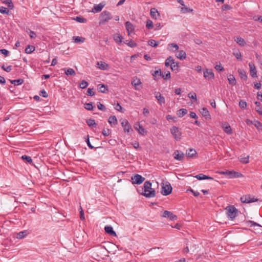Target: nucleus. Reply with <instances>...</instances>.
<instances>
[{
    "label": "nucleus",
    "mask_w": 262,
    "mask_h": 262,
    "mask_svg": "<svg viewBox=\"0 0 262 262\" xmlns=\"http://www.w3.org/2000/svg\"><path fill=\"white\" fill-rule=\"evenodd\" d=\"M144 193L142 194L146 198H152L156 196V191L151 188V183L147 181L144 184Z\"/></svg>",
    "instance_id": "nucleus-1"
},
{
    "label": "nucleus",
    "mask_w": 262,
    "mask_h": 262,
    "mask_svg": "<svg viewBox=\"0 0 262 262\" xmlns=\"http://www.w3.org/2000/svg\"><path fill=\"white\" fill-rule=\"evenodd\" d=\"M227 216L231 220L234 219L237 215L238 210L234 206L229 205L226 208Z\"/></svg>",
    "instance_id": "nucleus-2"
},
{
    "label": "nucleus",
    "mask_w": 262,
    "mask_h": 262,
    "mask_svg": "<svg viewBox=\"0 0 262 262\" xmlns=\"http://www.w3.org/2000/svg\"><path fill=\"white\" fill-rule=\"evenodd\" d=\"M112 16L110 12L107 11H103L100 15L99 16V24L103 25L106 22L108 21L109 20H111L112 18Z\"/></svg>",
    "instance_id": "nucleus-3"
},
{
    "label": "nucleus",
    "mask_w": 262,
    "mask_h": 262,
    "mask_svg": "<svg viewBox=\"0 0 262 262\" xmlns=\"http://www.w3.org/2000/svg\"><path fill=\"white\" fill-rule=\"evenodd\" d=\"M170 133L176 140L179 141L181 140L182 133L178 127H172L170 128Z\"/></svg>",
    "instance_id": "nucleus-4"
},
{
    "label": "nucleus",
    "mask_w": 262,
    "mask_h": 262,
    "mask_svg": "<svg viewBox=\"0 0 262 262\" xmlns=\"http://www.w3.org/2000/svg\"><path fill=\"white\" fill-rule=\"evenodd\" d=\"M168 184H166L162 186L161 193L163 195H167L170 194L172 192V187L171 185L167 182Z\"/></svg>",
    "instance_id": "nucleus-5"
},
{
    "label": "nucleus",
    "mask_w": 262,
    "mask_h": 262,
    "mask_svg": "<svg viewBox=\"0 0 262 262\" xmlns=\"http://www.w3.org/2000/svg\"><path fill=\"white\" fill-rule=\"evenodd\" d=\"M243 203H250L257 202L258 200L254 197L251 198L250 195H245L242 196L240 199Z\"/></svg>",
    "instance_id": "nucleus-6"
},
{
    "label": "nucleus",
    "mask_w": 262,
    "mask_h": 262,
    "mask_svg": "<svg viewBox=\"0 0 262 262\" xmlns=\"http://www.w3.org/2000/svg\"><path fill=\"white\" fill-rule=\"evenodd\" d=\"M133 183L136 184H141L145 180V178L138 174H135L132 177Z\"/></svg>",
    "instance_id": "nucleus-7"
},
{
    "label": "nucleus",
    "mask_w": 262,
    "mask_h": 262,
    "mask_svg": "<svg viewBox=\"0 0 262 262\" xmlns=\"http://www.w3.org/2000/svg\"><path fill=\"white\" fill-rule=\"evenodd\" d=\"M162 216L164 217L168 218L171 221H176L178 219L177 216L172 212L167 210H165L163 212Z\"/></svg>",
    "instance_id": "nucleus-8"
},
{
    "label": "nucleus",
    "mask_w": 262,
    "mask_h": 262,
    "mask_svg": "<svg viewBox=\"0 0 262 262\" xmlns=\"http://www.w3.org/2000/svg\"><path fill=\"white\" fill-rule=\"evenodd\" d=\"M204 77L207 80H211L214 79V75L212 70L206 69L204 71Z\"/></svg>",
    "instance_id": "nucleus-9"
},
{
    "label": "nucleus",
    "mask_w": 262,
    "mask_h": 262,
    "mask_svg": "<svg viewBox=\"0 0 262 262\" xmlns=\"http://www.w3.org/2000/svg\"><path fill=\"white\" fill-rule=\"evenodd\" d=\"M121 125L123 127L124 132L129 133L130 131H133L132 127L127 120H123L121 122Z\"/></svg>",
    "instance_id": "nucleus-10"
},
{
    "label": "nucleus",
    "mask_w": 262,
    "mask_h": 262,
    "mask_svg": "<svg viewBox=\"0 0 262 262\" xmlns=\"http://www.w3.org/2000/svg\"><path fill=\"white\" fill-rule=\"evenodd\" d=\"M173 157L174 158L178 161H183L184 158V154L183 152L179 150H176L173 152Z\"/></svg>",
    "instance_id": "nucleus-11"
},
{
    "label": "nucleus",
    "mask_w": 262,
    "mask_h": 262,
    "mask_svg": "<svg viewBox=\"0 0 262 262\" xmlns=\"http://www.w3.org/2000/svg\"><path fill=\"white\" fill-rule=\"evenodd\" d=\"M131 83L136 90H140V89L139 86L142 84V82L139 78H138L137 77L134 78L133 80L132 81Z\"/></svg>",
    "instance_id": "nucleus-12"
},
{
    "label": "nucleus",
    "mask_w": 262,
    "mask_h": 262,
    "mask_svg": "<svg viewBox=\"0 0 262 262\" xmlns=\"http://www.w3.org/2000/svg\"><path fill=\"white\" fill-rule=\"evenodd\" d=\"M249 66L250 68V75L252 77H257V71L255 66L254 64L250 62L249 63Z\"/></svg>",
    "instance_id": "nucleus-13"
},
{
    "label": "nucleus",
    "mask_w": 262,
    "mask_h": 262,
    "mask_svg": "<svg viewBox=\"0 0 262 262\" xmlns=\"http://www.w3.org/2000/svg\"><path fill=\"white\" fill-rule=\"evenodd\" d=\"M105 4L101 3L98 5H95L92 12L95 13L100 12L105 6Z\"/></svg>",
    "instance_id": "nucleus-14"
},
{
    "label": "nucleus",
    "mask_w": 262,
    "mask_h": 262,
    "mask_svg": "<svg viewBox=\"0 0 262 262\" xmlns=\"http://www.w3.org/2000/svg\"><path fill=\"white\" fill-rule=\"evenodd\" d=\"M155 94H156L155 97L157 99V100H158L159 104H160V105L165 104V98L163 96H162L161 93L160 92H156Z\"/></svg>",
    "instance_id": "nucleus-15"
},
{
    "label": "nucleus",
    "mask_w": 262,
    "mask_h": 262,
    "mask_svg": "<svg viewBox=\"0 0 262 262\" xmlns=\"http://www.w3.org/2000/svg\"><path fill=\"white\" fill-rule=\"evenodd\" d=\"M125 26L126 27V29L128 33V35H130L131 33H132L134 30V26L129 21H126L125 23Z\"/></svg>",
    "instance_id": "nucleus-16"
},
{
    "label": "nucleus",
    "mask_w": 262,
    "mask_h": 262,
    "mask_svg": "<svg viewBox=\"0 0 262 262\" xmlns=\"http://www.w3.org/2000/svg\"><path fill=\"white\" fill-rule=\"evenodd\" d=\"M97 67L102 70H106L108 69L109 66L108 64L103 61H98L97 62Z\"/></svg>",
    "instance_id": "nucleus-17"
},
{
    "label": "nucleus",
    "mask_w": 262,
    "mask_h": 262,
    "mask_svg": "<svg viewBox=\"0 0 262 262\" xmlns=\"http://www.w3.org/2000/svg\"><path fill=\"white\" fill-rule=\"evenodd\" d=\"M105 231L106 233L110 234L111 236H116V233L114 231L113 228L112 226H107L104 228Z\"/></svg>",
    "instance_id": "nucleus-18"
},
{
    "label": "nucleus",
    "mask_w": 262,
    "mask_h": 262,
    "mask_svg": "<svg viewBox=\"0 0 262 262\" xmlns=\"http://www.w3.org/2000/svg\"><path fill=\"white\" fill-rule=\"evenodd\" d=\"M222 128L224 131L228 135L232 134V129L228 123H225L222 125Z\"/></svg>",
    "instance_id": "nucleus-19"
},
{
    "label": "nucleus",
    "mask_w": 262,
    "mask_h": 262,
    "mask_svg": "<svg viewBox=\"0 0 262 262\" xmlns=\"http://www.w3.org/2000/svg\"><path fill=\"white\" fill-rule=\"evenodd\" d=\"M194 177L199 180H206V179L213 180V178L212 177L206 176L203 173H200L198 175H196Z\"/></svg>",
    "instance_id": "nucleus-20"
},
{
    "label": "nucleus",
    "mask_w": 262,
    "mask_h": 262,
    "mask_svg": "<svg viewBox=\"0 0 262 262\" xmlns=\"http://www.w3.org/2000/svg\"><path fill=\"white\" fill-rule=\"evenodd\" d=\"M229 177V178H240L243 176L242 174L235 171H230Z\"/></svg>",
    "instance_id": "nucleus-21"
},
{
    "label": "nucleus",
    "mask_w": 262,
    "mask_h": 262,
    "mask_svg": "<svg viewBox=\"0 0 262 262\" xmlns=\"http://www.w3.org/2000/svg\"><path fill=\"white\" fill-rule=\"evenodd\" d=\"M135 129L137 130L139 133L143 136L145 135L147 133V131L144 129V128L140 125V124H138L135 127Z\"/></svg>",
    "instance_id": "nucleus-22"
},
{
    "label": "nucleus",
    "mask_w": 262,
    "mask_h": 262,
    "mask_svg": "<svg viewBox=\"0 0 262 262\" xmlns=\"http://www.w3.org/2000/svg\"><path fill=\"white\" fill-rule=\"evenodd\" d=\"M176 57L180 59V60L185 59L186 57V54L184 51L180 50L178 51V53L176 55Z\"/></svg>",
    "instance_id": "nucleus-23"
},
{
    "label": "nucleus",
    "mask_w": 262,
    "mask_h": 262,
    "mask_svg": "<svg viewBox=\"0 0 262 262\" xmlns=\"http://www.w3.org/2000/svg\"><path fill=\"white\" fill-rule=\"evenodd\" d=\"M234 41L240 46L244 47L246 44L245 40L241 37H236L234 39Z\"/></svg>",
    "instance_id": "nucleus-24"
},
{
    "label": "nucleus",
    "mask_w": 262,
    "mask_h": 262,
    "mask_svg": "<svg viewBox=\"0 0 262 262\" xmlns=\"http://www.w3.org/2000/svg\"><path fill=\"white\" fill-rule=\"evenodd\" d=\"M108 123L112 126L117 124V119L116 116H111L108 119Z\"/></svg>",
    "instance_id": "nucleus-25"
},
{
    "label": "nucleus",
    "mask_w": 262,
    "mask_h": 262,
    "mask_svg": "<svg viewBox=\"0 0 262 262\" xmlns=\"http://www.w3.org/2000/svg\"><path fill=\"white\" fill-rule=\"evenodd\" d=\"M255 104L256 105L255 107V111L259 115H262V107H261L260 103L258 101H255Z\"/></svg>",
    "instance_id": "nucleus-26"
},
{
    "label": "nucleus",
    "mask_w": 262,
    "mask_h": 262,
    "mask_svg": "<svg viewBox=\"0 0 262 262\" xmlns=\"http://www.w3.org/2000/svg\"><path fill=\"white\" fill-rule=\"evenodd\" d=\"M168 49L172 51H177L179 49V46L174 43H170L168 45Z\"/></svg>",
    "instance_id": "nucleus-27"
},
{
    "label": "nucleus",
    "mask_w": 262,
    "mask_h": 262,
    "mask_svg": "<svg viewBox=\"0 0 262 262\" xmlns=\"http://www.w3.org/2000/svg\"><path fill=\"white\" fill-rule=\"evenodd\" d=\"M98 90L99 92L105 93L107 91V86L103 84H99L98 85Z\"/></svg>",
    "instance_id": "nucleus-28"
},
{
    "label": "nucleus",
    "mask_w": 262,
    "mask_h": 262,
    "mask_svg": "<svg viewBox=\"0 0 262 262\" xmlns=\"http://www.w3.org/2000/svg\"><path fill=\"white\" fill-rule=\"evenodd\" d=\"M238 72L242 79H243L244 80H247V76L246 75V72L244 70L238 69Z\"/></svg>",
    "instance_id": "nucleus-29"
},
{
    "label": "nucleus",
    "mask_w": 262,
    "mask_h": 262,
    "mask_svg": "<svg viewBox=\"0 0 262 262\" xmlns=\"http://www.w3.org/2000/svg\"><path fill=\"white\" fill-rule=\"evenodd\" d=\"M187 113V110L185 108H181L177 112V115L179 117H182Z\"/></svg>",
    "instance_id": "nucleus-30"
},
{
    "label": "nucleus",
    "mask_w": 262,
    "mask_h": 262,
    "mask_svg": "<svg viewBox=\"0 0 262 262\" xmlns=\"http://www.w3.org/2000/svg\"><path fill=\"white\" fill-rule=\"evenodd\" d=\"M202 115L205 118H210L209 112L206 107H203L201 110L200 111Z\"/></svg>",
    "instance_id": "nucleus-31"
},
{
    "label": "nucleus",
    "mask_w": 262,
    "mask_h": 262,
    "mask_svg": "<svg viewBox=\"0 0 262 262\" xmlns=\"http://www.w3.org/2000/svg\"><path fill=\"white\" fill-rule=\"evenodd\" d=\"M114 40L118 43H121L122 41L123 37L119 34H115L113 36Z\"/></svg>",
    "instance_id": "nucleus-32"
},
{
    "label": "nucleus",
    "mask_w": 262,
    "mask_h": 262,
    "mask_svg": "<svg viewBox=\"0 0 262 262\" xmlns=\"http://www.w3.org/2000/svg\"><path fill=\"white\" fill-rule=\"evenodd\" d=\"M28 234L27 230H24L23 231H21L17 234L16 238L18 239H21L24 238L27 236Z\"/></svg>",
    "instance_id": "nucleus-33"
},
{
    "label": "nucleus",
    "mask_w": 262,
    "mask_h": 262,
    "mask_svg": "<svg viewBox=\"0 0 262 262\" xmlns=\"http://www.w3.org/2000/svg\"><path fill=\"white\" fill-rule=\"evenodd\" d=\"M10 82L14 85H18L24 82V80L21 78H19L17 80H10Z\"/></svg>",
    "instance_id": "nucleus-34"
},
{
    "label": "nucleus",
    "mask_w": 262,
    "mask_h": 262,
    "mask_svg": "<svg viewBox=\"0 0 262 262\" xmlns=\"http://www.w3.org/2000/svg\"><path fill=\"white\" fill-rule=\"evenodd\" d=\"M150 15L152 18H157L156 15H159V13H158V11L156 8H151L150 9Z\"/></svg>",
    "instance_id": "nucleus-35"
},
{
    "label": "nucleus",
    "mask_w": 262,
    "mask_h": 262,
    "mask_svg": "<svg viewBox=\"0 0 262 262\" xmlns=\"http://www.w3.org/2000/svg\"><path fill=\"white\" fill-rule=\"evenodd\" d=\"M196 154V152L195 149L190 148L188 152H186V155L188 158L192 157Z\"/></svg>",
    "instance_id": "nucleus-36"
},
{
    "label": "nucleus",
    "mask_w": 262,
    "mask_h": 262,
    "mask_svg": "<svg viewBox=\"0 0 262 262\" xmlns=\"http://www.w3.org/2000/svg\"><path fill=\"white\" fill-rule=\"evenodd\" d=\"M2 3L7 5L8 8L10 9H13L14 8V5L11 0H3Z\"/></svg>",
    "instance_id": "nucleus-37"
},
{
    "label": "nucleus",
    "mask_w": 262,
    "mask_h": 262,
    "mask_svg": "<svg viewBox=\"0 0 262 262\" xmlns=\"http://www.w3.org/2000/svg\"><path fill=\"white\" fill-rule=\"evenodd\" d=\"M228 80L229 84L234 85L236 84V80L233 75H230L228 77Z\"/></svg>",
    "instance_id": "nucleus-38"
},
{
    "label": "nucleus",
    "mask_w": 262,
    "mask_h": 262,
    "mask_svg": "<svg viewBox=\"0 0 262 262\" xmlns=\"http://www.w3.org/2000/svg\"><path fill=\"white\" fill-rule=\"evenodd\" d=\"M249 156H247L245 157H243L242 156L238 158L239 161L243 164H247L249 163Z\"/></svg>",
    "instance_id": "nucleus-39"
},
{
    "label": "nucleus",
    "mask_w": 262,
    "mask_h": 262,
    "mask_svg": "<svg viewBox=\"0 0 262 262\" xmlns=\"http://www.w3.org/2000/svg\"><path fill=\"white\" fill-rule=\"evenodd\" d=\"M35 50V47L33 46L28 45L25 49V53L30 54Z\"/></svg>",
    "instance_id": "nucleus-40"
},
{
    "label": "nucleus",
    "mask_w": 262,
    "mask_h": 262,
    "mask_svg": "<svg viewBox=\"0 0 262 262\" xmlns=\"http://www.w3.org/2000/svg\"><path fill=\"white\" fill-rule=\"evenodd\" d=\"M86 123L90 127H96V123L94 119H90L86 120Z\"/></svg>",
    "instance_id": "nucleus-41"
},
{
    "label": "nucleus",
    "mask_w": 262,
    "mask_h": 262,
    "mask_svg": "<svg viewBox=\"0 0 262 262\" xmlns=\"http://www.w3.org/2000/svg\"><path fill=\"white\" fill-rule=\"evenodd\" d=\"M148 45L152 47H156L159 45V42L154 39H150L148 41Z\"/></svg>",
    "instance_id": "nucleus-42"
},
{
    "label": "nucleus",
    "mask_w": 262,
    "mask_h": 262,
    "mask_svg": "<svg viewBox=\"0 0 262 262\" xmlns=\"http://www.w3.org/2000/svg\"><path fill=\"white\" fill-rule=\"evenodd\" d=\"M73 19L80 23H85L87 21V19L86 18L81 16H77L76 18H74Z\"/></svg>",
    "instance_id": "nucleus-43"
},
{
    "label": "nucleus",
    "mask_w": 262,
    "mask_h": 262,
    "mask_svg": "<svg viewBox=\"0 0 262 262\" xmlns=\"http://www.w3.org/2000/svg\"><path fill=\"white\" fill-rule=\"evenodd\" d=\"M73 39L75 43L83 42L85 40L84 38L79 36H74Z\"/></svg>",
    "instance_id": "nucleus-44"
},
{
    "label": "nucleus",
    "mask_w": 262,
    "mask_h": 262,
    "mask_svg": "<svg viewBox=\"0 0 262 262\" xmlns=\"http://www.w3.org/2000/svg\"><path fill=\"white\" fill-rule=\"evenodd\" d=\"M179 63L177 62H174V59H173V61H171L170 64L171 69L172 71H174L176 70H178L179 67Z\"/></svg>",
    "instance_id": "nucleus-45"
},
{
    "label": "nucleus",
    "mask_w": 262,
    "mask_h": 262,
    "mask_svg": "<svg viewBox=\"0 0 262 262\" xmlns=\"http://www.w3.org/2000/svg\"><path fill=\"white\" fill-rule=\"evenodd\" d=\"M0 12L2 14L10 15V11L6 7H0Z\"/></svg>",
    "instance_id": "nucleus-46"
},
{
    "label": "nucleus",
    "mask_w": 262,
    "mask_h": 262,
    "mask_svg": "<svg viewBox=\"0 0 262 262\" xmlns=\"http://www.w3.org/2000/svg\"><path fill=\"white\" fill-rule=\"evenodd\" d=\"M21 159L26 161V162L28 163H32V159H31V157L28 156L27 155H23L21 157Z\"/></svg>",
    "instance_id": "nucleus-47"
},
{
    "label": "nucleus",
    "mask_w": 262,
    "mask_h": 262,
    "mask_svg": "<svg viewBox=\"0 0 262 262\" xmlns=\"http://www.w3.org/2000/svg\"><path fill=\"white\" fill-rule=\"evenodd\" d=\"M69 75L73 76L76 75V73L73 69L68 68L67 69V76Z\"/></svg>",
    "instance_id": "nucleus-48"
},
{
    "label": "nucleus",
    "mask_w": 262,
    "mask_h": 262,
    "mask_svg": "<svg viewBox=\"0 0 262 262\" xmlns=\"http://www.w3.org/2000/svg\"><path fill=\"white\" fill-rule=\"evenodd\" d=\"M193 11L192 9H190L186 7H182L181 9V11L183 13H189Z\"/></svg>",
    "instance_id": "nucleus-49"
},
{
    "label": "nucleus",
    "mask_w": 262,
    "mask_h": 262,
    "mask_svg": "<svg viewBox=\"0 0 262 262\" xmlns=\"http://www.w3.org/2000/svg\"><path fill=\"white\" fill-rule=\"evenodd\" d=\"M171 61H173V58L171 56H169L166 59L165 61V66L168 67L170 65Z\"/></svg>",
    "instance_id": "nucleus-50"
},
{
    "label": "nucleus",
    "mask_w": 262,
    "mask_h": 262,
    "mask_svg": "<svg viewBox=\"0 0 262 262\" xmlns=\"http://www.w3.org/2000/svg\"><path fill=\"white\" fill-rule=\"evenodd\" d=\"M146 27L148 29H151L154 27L152 21L149 19L147 20L146 21Z\"/></svg>",
    "instance_id": "nucleus-51"
},
{
    "label": "nucleus",
    "mask_w": 262,
    "mask_h": 262,
    "mask_svg": "<svg viewBox=\"0 0 262 262\" xmlns=\"http://www.w3.org/2000/svg\"><path fill=\"white\" fill-rule=\"evenodd\" d=\"M84 108L87 110L92 111L94 107L92 103H87L84 104Z\"/></svg>",
    "instance_id": "nucleus-52"
},
{
    "label": "nucleus",
    "mask_w": 262,
    "mask_h": 262,
    "mask_svg": "<svg viewBox=\"0 0 262 262\" xmlns=\"http://www.w3.org/2000/svg\"><path fill=\"white\" fill-rule=\"evenodd\" d=\"M162 77L165 80H167L170 78V73L169 71H167L166 72H165V74L162 75Z\"/></svg>",
    "instance_id": "nucleus-53"
},
{
    "label": "nucleus",
    "mask_w": 262,
    "mask_h": 262,
    "mask_svg": "<svg viewBox=\"0 0 262 262\" xmlns=\"http://www.w3.org/2000/svg\"><path fill=\"white\" fill-rule=\"evenodd\" d=\"M88 82H86L85 80H82L81 83L79 84V86L81 89H85L86 88L88 85Z\"/></svg>",
    "instance_id": "nucleus-54"
},
{
    "label": "nucleus",
    "mask_w": 262,
    "mask_h": 262,
    "mask_svg": "<svg viewBox=\"0 0 262 262\" xmlns=\"http://www.w3.org/2000/svg\"><path fill=\"white\" fill-rule=\"evenodd\" d=\"M239 106L242 109L246 108L247 107V103L244 100H241L239 102Z\"/></svg>",
    "instance_id": "nucleus-55"
},
{
    "label": "nucleus",
    "mask_w": 262,
    "mask_h": 262,
    "mask_svg": "<svg viewBox=\"0 0 262 262\" xmlns=\"http://www.w3.org/2000/svg\"><path fill=\"white\" fill-rule=\"evenodd\" d=\"M124 43L125 44L127 45L128 46L132 47V48H134V47H135L137 46L136 43H135L134 41H133L128 42L127 40H126L125 41H124Z\"/></svg>",
    "instance_id": "nucleus-56"
},
{
    "label": "nucleus",
    "mask_w": 262,
    "mask_h": 262,
    "mask_svg": "<svg viewBox=\"0 0 262 262\" xmlns=\"http://www.w3.org/2000/svg\"><path fill=\"white\" fill-rule=\"evenodd\" d=\"M2 69L5 71L7 72H10L12 70V67L11 66H7V67H5V65L3 64L2 66Z\"/></svg>",
    "instance_id": "nucleus-57"
},
{
    "label": "nucleus",
    "mask_w": 262,
    "mask_h": 262,
    "mask_svg": "<svg viewBox=\"0 0 262 262\" xmlns=\"http://www.w3.org/2000/svg\"><path fill=\"white\" fill-rule=\"evenodd\" d=\"M97 107L98 109L101 111H104L106 110L105 106L103 104H101L100 102H98Z\"/></svg>",
    "instance_id": "nucleus-58"
},
{
    "label": "nucleus",
    "mask_w": 262,
    "mask_h": 262,
    "mask_svg": "<svg viewBox=\"0 0 262 262\" xmlns=\"http://www.w3.org/2000/svg\"><path fill=\"white\" fill-rule=\"evenodd\" d=\"M247 223L249 224H250V227L256 226L257 227H262L259 224H257L256 222L252 221H247Z\"/></svg>",
    "instance_id": "nucleus-59"
},
{
    "label": "nucleus",
    "mask_w": 262,
    "mask_h": 262,
    "mask_svg": "<svg viewBox=\"0 0 262 262\" xmlns=\"http://www.w3.org/2000/svg\"><path fill=\"white\" fill-rule=\"evenodd\" d=\"M111 133V131L109 129H104L102 131V134L104 136H108Z\"/></svg>",
    "instance_id": "nucleus-60"
},
{
    "label": "nucleus",
    "mask_w": 262,
    "mask_h": 262,
    "mask_svg": "<svg viewBox=\"0 0 262 262\" xmlns=\"http://www.w3.org/2000/svg\"><path fill=\"white\" fill-rule=\"evenodd\" d=\"M93 89L89 88L87 91L86 94L89 96H93L95 95V92H93Z\"/></svg>",
    "instance_id": "nucleus-61"
},
{
    "label": "nucleus",
    "mask_w": 262,
    "mask_h": 262,
    "mask_svg": "<svg viewBox=\"0 0 262 262\" xmlns=\"http://www.w3.org/2000/svg\"><path fill=\"white\" fill-rule=\"evenodd\" d=\"M115 108L119 112H123L122 110V107L119 103H117L115 107Z\"/></svg>",
    "instance_id": "nucleus-62"
},
{
    "label": "nucleus",
    "mask_w": 262,
    "mask_h": 262,
    "mask_svg": "<svg viewBox=\"0 0 262 262\" xmlns=\"http://www.w3.org/2000/svg\"><path fill=\"white\" fill-rule=\"evenodd\" d=\"M234 56L236 57V59L238 60H242V54L240 52L238 51L236 53H234Z\"/></svg>",
    "instance_id": "nucleus-63"
},
{
    "label": "nucleus",
    "mask_w": 262,
    "mask_h": 262,
    "mask_svg": "<svg viewBox=\"0 0 262 262\" xmlns=\"http://www.w3.org/2000/svg\"><path fill=\"white\" fill-rule=\"evenodd\" d=\"M162 73L161 72V71L160 69H159L158 70H156L154 72V73L152 74V75L154 77H156V75H159L160 76H162Z\"/></svg>",
    "instance_id": "nucleus-64"
}]
</instances>
